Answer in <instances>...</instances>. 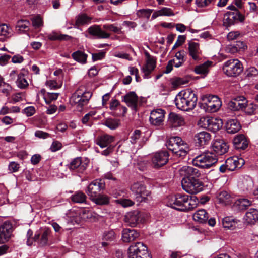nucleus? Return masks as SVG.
<instances>
[{"mask_svg":"<svg viewBox=\"0 0 258 258\" xmlns=\"http://www.w3.org/2000/svg\"><path fill=\"white\" fill-rule=\"evenodd\" d=\"M216 199L219 204L223 205L230 204L232 202V198L231 195L225 190L219 191L217 195Z\"/></svg>","mask_w":258,"mask_h":258,"instance_id":"nucleus-28","label":"nucleus"},{"mask_svg":"<svg viewBox=\"0 0 258 258\" xmlns=\"http://www.w3.org/2000/svg\"><path fill=\"white\" fill-rule=\"evenodd\" d=\"M14 230L13 223L6 221L0 225V244H3L9 240Z\"/></svg>","mask_w":258,"mask_h":258,"instance_id":"nucleus-11","label":"nucleus"},{"mask_svg":"<svg viewBox=\"0 0 258 258\" xmlns=\"http://www.w3.org/2000/svg\"><path fill=\"white\" fill-rule=\"evenodd\" d=\"M189 56L195 60H199L201 58V51L198 43L189 41L188 47Z\"/></svg>","mask_w":258,"mask_h":258,"instance_id":"nucleus-25","label":"nucleus"},{"mask_svg":"<svg viewBox=\"0 0 258 258\" xmlns=\"http://www.w3.org/2000/svg\"><path fill=\"white\" fill-rule=\"evenodd\" d=\"M86 198L85 194L82 191L76 192L71 196L72 201L76 203H84L86 202Z\"/></svg>","mask_w":258,"mask_h":258,"instance_id":"nucleus-47","label":"nucleus"},{"mask_svg":"<svg viewBox=\"0 0 258 258\" xmlns=\"http://www.w3.org/2000/svg\"><path fill=\"white\" fill-rule=\"evenodd\" d=\"M224 73L229 77L239 76L243 71L242 63L237 59H230L226 61L223 66Z\"/></svg>","mask_w":258,"mask_h":258,"instance_id":"nucleus-8","label":"nucleus"},{"mask_svg":"<svg viewBox=\"0 0 258 258\" xmlns=\"http://www.w3.org/2000/svg\"><path fill=\"white\" fill-rule=\"evenodd\" d=\"M153 11V10L152 9H143L138 10L137 11L136 14L139 18H146L147 19H149Z\"/></svg>","mask_w":258,"mask_h":258,"instance_id":"nucleus-52","label":"nucleus"},{"mask_svg":"<svg viewBox=\"0 0 258 258\" xmlns=\"http://www.w3.org/2000/svg\"><path fill=\"white\" fill-rule=\"evenodd\" d=\"M240 128V123L236 119L228 120L226 124V131L230 134H235L238 132Z\"/></svg>","mask_w":258,"mask_h":258,"instance_id":"nucleus-33","label":"nucleus"},{"mask_svg":"<svg viewBox=\"0 0 258 258\" xmlns=\"http://www.w3.org/2000/svg\"><path fill=\"white\" fill-rule=\"evenodd\" d=\"M32 25L35 28H39L42 25V20L41 18L37 16L32 19Z\"/></svg>","mask_w":258,"mask_h":258,"instance_id":"nucleus-61","label":"nucleus"},{"mask_svg":"<svg viewBox=\"0 0 258 258\" xmlns=\"http://www.w3.org/2000/svg\"><path fill=\"white\" fill-rule=\"evenodd\" d=\"M211 139V135L206 132H201L195 136V141L196 144L200 146H204L208 144Z\"/></svg>","mask_w":258,"mask_h":258,"instance_id":"nucleus-27","label":"nucleus"},{"mask_svg":"<svg viewBox=\"0 0 258 258\" xmlns=\"http://www.w3.org/2000/svg\"><path fill=\"white\" fill-rule=\"evenodd\" d=\"M146 63L143 67L142 70L144 73L143 77L145 79L149 78L150 75L154 70L156 66V58L153 56L150 55L148 52L145 53Z\"/></svg>","mask_w":258,"mask_h":258,"instance_id":"nucleus-14","label":"nucleus"},{"mask_svg":"<svg viewBox=\"0 0 258 258\" xmlns=\"http://www.w3.org/2000/svg\"><path fill=\"white\" fill-rule=\"evenodd\" d=\"M91 96L92 93L87 91L84 86H81L73 93L71 99L74 103L81 107L88 104Z\"/></svg>","mask_w":258,"mask_h":258,"instance_id":"nucleus-5","label":"nucleus"},{"mask_svg":"<svg viewBox=\"0 0 258 258\" xmlns=\"http://www.w3.org/2000/svg\"><path fill=\"white\" fill-rule=\"evenodd\" d=\"M218 159L215 154L206 152L195 157L192 163L196 166L208 169L216 163Z\"/></svg>","mask_w":258,"mask_h":258,"instance_id":"nucleus-3","label":"nucleus"},{"mask_svg":"<svg viewBox=\"0 0 258 258\" xmlns=\"http://www.w3.org/2000/svg\"><path fill=\"white\" fill-rule=\"evenodd\" d=\"M46 37L51 41L56 40H68L71 38V37L66 34H60L56 32H52L47 34Z\"/></svg>","mask_w":258,"mask_h":258,"instance_id":"nucleus-44","label":"nucleus"},{"mask_svg":"<svg viewBox=\"0 0 258 258\" xmlns=\"http://www.w3.org/2000/svg\"><path fill=\"white\" fill-rule=\"evenodd\" d=\"M89 34L98 39L109 38L110 34L103 30L99 25H94L90 26L87 30Z\"/></svg>","mask_w":258,"mask_h":258,"instance_id":"nucleus-18","label":"nucleus"},{"mask_svg":"<svg viewBox=\"0 0 258 258\" xmlns=\"http://www.w3.org/2000/svg\"><path fill=\"white\" fill-rule=\"evenodd\" d=\"M253 186V181L250 177L241 179L238 184L239 189L243 192L248 191L252 189Z\"/></svg>","mask_w":258,"mask_h":258,"instance_id":"nucleus-37","label":"nucleus"},{"mask_svg":"<svg viewBox=\"0 0 258 258\" xmlns=\"http://www.w3.org/2000/svg\"><path fill=\"white\" fill-rule=\"evenodd\" d=\"M212 148L216 154L221 155L227 152L229 146L224 140L217 139L214 142Z\"/></svg>","mask_w":258,"mask_h":258,"instance_id":"nucleus-22","label":"nucleus"},{"mask_svg":"<svg viewBox=\"0 0 258 258\" xmlns=\"http://www.w3.org/2000/svg\"><path fill=\"white\" fill-rule=\"evenodd\" d=\"M208 218L209 215L204 209L199 210L193 214L194 220L200 223H206Z\"/></svg>","mask_w":258,"mask_h":258,"instance_id":"nucleus-39","label":"nucleus"},{"mask_svg":"<svg viewBox=\"0 0 258 258\" xmlns=\"http://www.w3.org/2000/svg\"><path fill=\"white\" fill-rule=\"evenodd\" d=\"M244 219L248 224H254L258 220V210L251 208L245 214Z\"/></svg>","mask_w":258,"mask_h":258,"instance_id":"nucleus-35","label":"nucleus"},{"mask_svg":"<svg viewBox=\"0 0 258 258\" xmlns=\"http://www.w3.org/2000/svg\"><path fill=\"white\" fill-rule=\"evenodd\" d=\"M12 34V28L6 24L0 25V41L3 42L11 37Z\"/></svg>","mask_w":258,"mask_h":258,"instance_id":"nucleus-40","label":"nucleus"},{"mask_svg":"<svg viewBox=\"0 0 258 258\" xmlns=\"http://www.w3.org/2000/svg\"><path fill=\"white\" fill-rule=\"evenodd\" d=\"M174 15L173 11L167 7H162L158 10H156L154 12L152 15V19H155L158 17L161 16H173Z\"/></svg>","mask_w":258,"mask_h":258,"instance_id":"nucleus-34","label":"nucleus"},{"mask_svg":"<svg viewBox=\"0 0 258 258\" xmlns=\"http://www.w3.org/2000/svg\"><path fill=\"white\" fill-rule=\"evenodd\" d=\"M139 236V233L134 229L126 228L122 231L121 239L125 243L131 242Z\"/></svg>","mask_w":258,"mask_h":258,"instance_id":"nucleus-26","label":"nucleus"},{"mask_svg":"<svg viewBox=\"0 0 258 258\" xmlns=\"http://www.w3.org/2000/svg\"><path fill=\"white\" fill-rule=\"evenodd\" d=\"M123 101L125 102L128 107L134 111L137 110L138 102V97L134 92H130L124 97Z\"/></svg>","mask_w":258,"mask_h":258,"instance_id":"nucleus-23","label":"nucleus"},{"mask_svg":"<svg viewBox=\"0 0 258 258\" xmlns=\"http://www.w3.org/2000/svg\"><path fill=\"white\" fill-rule=\"evenodd\" d=\"M222 224L224 228L232 229L236 227L237 222L232 217H226L223 219Z\"/></svg>","mask_w":258,"mask_h":258,"instance_id":"nucleus-45","label":"nucleus"},{"mask_svg":"<svg viewBox=\"0 0 258 258\" xmlns=\"http://www.w3.org/2000/svg\"><path fill=\"white\" fill-rule=\"evenodd\" d=\"M212 63V61H207L203 64L196 66L194 71L197 74L203 75L205 76L208 74Z\"/></svg>","mask_w":258,"mask_h":258,"instance_id":"nucleus-36","label":"nucleus"},{"mask_svg":"<svg viewBox=\"0 0 258 258\" xmlns=\"http://www.w3.org/2000/svg\"><path fill=\"white\" fill-rule=\"evenodd\" d=\"M102 28L106 30L112 31L115 33H121V28L117 27L114 24H105L103 25Z\"/></svg>","mask_w":258,"mask_h":258,"instance_id":"nucleus-54","label":"nucleus"},{"mask_svg":"<svg viewBox=\"0 0 258 258\" xmlns=\"http://www.w3.org/2000/svg\"><path fill=\"white\" fill-rule=\"evenodd\" d=\"M33 231L31 229H29L27 231V244L29 246L32 245L34 242H35L34 236H32Z\"/></svg>","mask_w":258,"mask_h":258,"instance_id":"nucleus-63","label":"nucleus"},{"mask_svg":"<svg viewBox=\"0 0 258 258\" xmlns=\"http://www.w3.org/2000/svg\"><path fill=\"white\" fill-rule=\"evenodd\" d=\"M104 187L105 184L101 180L96 179L88 185L86 193L91 200L98 195L99 192Z\"/></svg>","mask_w":258,"mask_h":258,"instance_id":"nucleus-15","label":"nucleus"},{"mask_svg":"<svg viewBox=\"0 0 258 258\" xmlns=\"http://www.w3.org/2000/svg\"><path fill=\"white\" fill-rule=\"evenodd\" d=\"M222 124L223 122L221 119L210 117L207 130L216 132L222 127Z\"/></svg>","mask_w":258,"mask_h":258,"instance_id":"nucleus-38","label":"nucleus"},{"mask_svg":"<svg viewBox=\"0 0 258 258\" xmlns=\"http://www.w3.org/2000/svg\"><path fill=\"white\" fill-rule=\"evenodd\" d=\"M251 202L246 199H239L237 200L233 204V207L238 210H243L250 206Z\"/></svg>","mask_w":258,"mask_h":258,"instance_id":"nucleus-43","label":"nucleus"},{"mask_svg":"<svg viewBox=\"0 0 258 258\" xmlns=\"http://www.w3.org/2000/svg\"><path fill=\"white\" fill-rule=\"evenodd\" d=\"M109 108L116 116H124L127 111L126 107L121 105L116 99L111 101Z\"/></svg>","mask_w":258,"mask_h":258,"instance_id":"nucleus-19","label":"nucleus"},{"mask_svg":"<svg viewBox=\"0 0 258 258\" xmlns=\"http://www.w3.org/2000/svg\"><path fill=\"white\" fill-rule=\"evenodd\" d=\"M79 215L81 217L76 218V219L75 220V222L77 224L80 223L81 220H85L89 218L91 216V213L89 210L87 209H83L79 213Z\"/></svg>","mask_w":258,"mask_h":258,"instance_id":"nucleus-53","label":"nucleus"},{"mask_svg":"<svg viewBox=\"0 0 258 258\" xmlns=\"http://www.w3.org/2000/svg\"><path fill=\"white\" fill-rule=\"evenodd\" d=\"M104 124L111 130H115L120 125L119 120L114 119H106Z\"/></svg>","mask_w":258,"mask_h":258,"instance_id":"nucleus-51","label":"nucleus"},{"mask_svg":"<svg viewBox=\"0 0 258 258\" xmlns=\"http://www.w3.org/2000/svg\"><path fill=\"white\" fill-rule=\"evenodd\" d=\"M165 111L162 109H156L150 113L149 121L154 126L160 127L163 124L165 118Z\"/></svg>","mask_w":258,"mask_h":258,"instance_id":"nucleus-12","label":"nucleus"},{"mask_svg":"<svg viewBox=\"0 0 258 258\" xmlns=\"http://www.w3.org/2000/svg\"><path fill=\"white\" fill-rule=\"evenodd\" d=\"M141 213L137 210L132 211L126 213L124 217V222L129 226L135 227L142 222Z\"/></svg>","mask_w":258,"mask_h":258,"instance_id":"nucleus-16","label":"nucleus"},{"mask_svg":"<svg viewBox=\"0 0 258 258\" xmlns=\"http://www.w3.org/2000/svg\"><path fill=\"white\" fill-rule=\"evenodd\" d=\"M169 206L181 211H187L194 208L189 197L185 194H178L169 198Z\"/></svg>","mask_w":258,"mask_h":258,"instance_id":"nucleus-2","label":"nucleus"},{"mask_svg":"<svg viewBox=\"0 0 258 258\" xmlns=\"http://www.w3.org/2000/svg\"><path fill=\"white\" fill-rule=\"evenodd\" d=\"M87 167V164L82 162L80 158H76L73 159L68 165V167L70 170L74 171L78 173H82L85 170Z\"/></svg>","mask_w":258,"mask_h":258,"instance_id":"nucleus-20","label":"nucleus"},{"mask_svg":"<svg viewBox=\"0 0 258 258\" xmlns=\"http://www.w3.org/2000/svg\"><path fill=\"white\" fill-rule=\"evenodd\" d=\"M18 87L21 89H25L28 86V83L24 77V75L20 73L18 75L17 79L16 81Z\"/></svg>","mask_w":258,"mask_h":258,"instance_id":"nucleus-50","label":"nucleus"},{"mask_svg":"<svg viewBox=\"0 0 258 258\" xmlns=\"http://www.w3.org/2000/svg\"><path fill=\"white\" fill-rule=\"evenodd\" d=\"M116 238L115 232L113 231H109L104 233L103 240L108 242L114 241Z\"/></svg>","mask_w":258,"mask_h":258,"instance_id":"nucleus-58","label":"nucleus"},{"mask_svg":"<svg viewBox=\"0 0 258 258\" xmlns=\"http://www.w3.org/2000/svg\"><path fill=\"white\" fill-rule=\"evenodd\" d=\"M141 136V131L139 130H136L134 131L132 136H131V142L132 144L136 143L137 141L140 138Z\"/></svg>","mask_w":258,"mask_h":258,"instance_id":"nucleus-60","label":"nucleus"},{"mask_svg":"<svg viewBox=\"0 0 258 258\" xmlns=\"http://www.w3.org/2000/svg\"><path fill=\"white\" fill-rule=\"evenodd\" d=\"M182 188L187 193L196 194L204 189L203 182L194 177L191 178H183L181 181Z\"/></svg>","mask_w":258,"mask_h":258,"instance_id":"nucleus-6","label":"nucleus"},{"mask_svg":"<svg viewBox=\"0 0 258 258\" xmlns=\"http://www.w3.org/2000/svg\"><path fill=\"white\" fill-rule=\"evenodd\" d=\"M233 144L237 149H245L248 146V141L243 135H237L233 139Z\"/></svg>","mask_w":258,"mask_h":258,"instance_id":"nucleus-31","label":"nucleus"},{"mask_svg":"<svg viewBox=\"0 0 258 258\" xmlns=\"http://www.w3.org/2000/svg\"><path fill=\"white\" fill-rule=\"evenodd\" d=\"M198 170L191 166H184L179 170V173L181 177L185 178H191L190 176L197 175Z\"/></svg>","mask_w":258,"mask_h":258,"instance_id":"nucleus-30","label":"nucleus"},{"mask_svg":"<svg viewBox=\"0 0 258 258\" xmlns=\"http://www.w3.org/2000/svg\"><path fill=\"white\" fill-rule=\"evenodd\" d=\"M182 140L179 137H172L170 138L166 142V145L168 150L175 154V151L178 149L180 144L182 143Z\"/></svg>","mask_w":258,"mask_h":258,"instance_id":"nucleus-29","label":"nucleus"},{"mask_svg":"<svg viewBox=\"0 0 258 258\" xmlns=\"http://www.w3.org/2000/svg\"><path fill=\"white\" fill-rule=\"evenodd\" d=\"M128 258H151L147 246L142 242L133 243L128 248Z\"/></svg>","mask_w":258,"mask_h":258,"instance_id":"nucleus-7","label":"nucleus"},{"mask_svg":"<svg viewBox=\"0 0 258 258\" xmlns=\"http://www.w3.org/2000/svg\"><path fill=\"white\" fill-rule=\"evenodd\" d=\"M178 148L175 151L174 155L175 156L182 159L186 156L189 151L188 146L186 143L182 141V143L179 144Z\"/></svg>","mask_w":258,"mask_h":258,"instance_id":"nucleus-42","label":"nucleus"},{"mask_svg":"<svg viewBox=\"0 0 258 258\" xmlns=\"http://www.w3.org/2000/svg\"><path fill=\"white\" fill-rule=\"evenodd\" d=\"M214 0H195V4L198 8H204L209 6Z\"/></svg>","mask_w":258,"mask_h":258,"instance_id":"nucleus-55","label":"nucleus"},{"mask_svg":"<svg viewBox=\"0 0 258 258\" xmlns=\"http://www.w3.org/2000/svg\"><path fill=\"white\" fill-rule=\"evenodd\" d=\"M91 201L97 205H102L108 204L109 199L107 196L99 194L96 197L92 199Z\"/></svg>","mask_w":258,"mask_h":258,"instance_id":"nucleus-49","label":"nucleus"},{"mask_svg":"<svg viewBox=\"0 0 258 258\" xmlns=\"http://www.w3.org/2000/svg\"><path fill=\"white\" fill-rule=\"evenodd\" d=\"M20 165L15 162H11L9 163L8 169L11 172H16L19 170Z\"/></svg>","mask_w":258,"mask_h":258,"instance_id":"nucleus-62","label":"nucleus"},{"mask_svg":"<svg viewBox=\"0 0 258 258\" xmlns=\"http://www.w3.org/2000/svg\"><path fill=\"white\" fill-rule=\"evenodd\" d=\"M245 108V111L246 114L249 115L253 114L256 109V105L253 104V103H250L249 104H246Z\"/></svg>","mask_w":258,"mask_h":258,"instance_id":"nucleus-59","label":"nucleus"},{"mask_svg":"<svg viewBox=\"0 0 258 258\" xmlns=\"http://www.w3.org/2000/svg\"><path fill=\"white\" fill-rule=\"evenodd\" d=\"M131 191L135 194L138 201L140 202H147L151 197V193L146 189V187L143 182H134L131 186Z\"/></svg>","mask_w":258,"mask_h":258,"instance_id":"nucleus-9","label":"nucleus"},{"mask_svg":"<svg viewBox=\"0 0 258 258\" xmlns=\"http://www.w3.org/2000/svg\"><path fill=\"white\" fill-rule=\"evenodd\" d=\"M115 202L121 205L123 207H128L133 206L134 202L127 199H120L115 200Z\"/></svg>","mask_w":258,"mask_h":258,"instance_id":"nucleus-57","label":"nucleus"},{"mask_svg":"<svg viewBox=\"0 0 258 258\" xmlns=\"http://www.w3.org/2000/svg\"><path fill=\"white\" fill-rule=\"evenodd\" d=\"M91 18L86 14L79 15L76 18L75 25L78 27L80 25L88 24L91 22Z\"/></svg>","mask_w":258,"mask_h":258,"instance_id":"nucleus-48","label":"nucleus"},{"mask_svg":"<svg viewBox=\"0 0 258 258\" xmlns=\"http://www.w3.org/2000/svg\"><path fill=\"white\" fill-rule=\"evenodd\" d=\"M245 20V17L238 10L227 12L224 16V23L230 26L235 23L242 22Z\"/></svg>","mask_w":258,"mask_h":258,"instance_id":"nucleus-13","label":"nucleus"},{"mask_svg":"<svg viewBox=\"0 0 258 258\" xmlns=\"http://www.w3.org/2000/svg\"><path fill=\"white\" fill-rule=\"evenodd\" d=\"M72 58L76 61L85 63L86 62L87 55L81 51H77L72 54Z\"/></svg>","mask_w":258,"mask_h":258,"instance_id":"nucleus-46","label":"nucleus"},{"mask_svg":"<svg viewBox=\"0 0 258 258\" xmlns=\"http://www.w3.org/2000/svg\"><path fill=\"white\" fill-rule=\"evenodd\" d=\"M247 100L243 96H238L232 99L229 103V107L233 110L243 109L247 103Z\"/></svg>","mask_w":258,"mask_h":258,"instance_id":"nucleus-24","label":"nucleus"},{"mask_svg":"<svg viewBox=\"0 0 258 258\" xmlns=\"http://www.w3.org/2000/svg\"><path fill=\"white\" fill-rule=\"evenodd\" d=\"M51 237V231L47 228H44L37 231L34 235L35 242L40 246L49 244Z\"/></svg>","mask_w":258,"mask_h":258,"instance_id":"nucleus-10","label":"nucleus"},{"mask_svg":"<svg viewBox=\"0 0 258 258\" xmlns=\"http://www.w3.org/2000/svg\"><path fill=\"white\" fill-rule=\"evenodd\" d=\"M113 56L116 57L125 59L129 61H132L133 60L132 57H131L128 54L126 53L115 52L113 54Z\"/></svg>","mask_w":258,"mask_h":258,"instance_id":"nucleus-64","label":"nucleus"},{"mask_svg":"<svg viewBox=\"0 0 258 258\" xmlns=\"http://www.w3.org/2000/svg\"><path fill=\"white\" fill-rule=\"evenodd\" d=\"M168 121L172 127H177L185 124L184 118L180 115L171 112L168 115Z\"/></svg>","mask_w":258,"mask_h":258,"instance_id":"nucleus-21","label":"nucleus"},{"mask_svg":"<svg viewBox=\"0 0 258 258\" xmlns=\"http://www.w3.org/2000/svg\"><path fill=\"white\" fill-rule=\"evenodd\" d=\"M210 116L201 117L198 122L199 126L207 129L208 127L209 122L210 121Z\"/></svg>","mask_w":258,"mask_h":258,"instance_id":"nucleus-56","label":"nucleus"},{"mask_svg":"<svg viewBox=\"0 0 258 258\" xmlns=\"http://www.w3.org/2000/svg\"><path fill=\"white\" fill-rule=\"evenodd\" d=\"M114 141V137L107 134L101 135L96 139V144L101 148L107 147Z\"/></svg>","mask_w":258,"mask_h":258,"instance_id":"nucleus-32","label":"nucleus"},{"mask_svg":"<svg viewBox=\"0 0 258 258\" xmlns=\"http://www.w3.org/2000/svg\"><path fill=\"white\" fill-rule=\"evenodd\" d=\"M30 25V22L27 20H20L16 23V31L19 33L27 32L29 30Z\"/></svg>","mask_w":258,"mask_h":258,"instance_id":"nucleus-41","label":"nucleus"},{"mask_svg":"<svg viewBox=\"0 0 258 258\" xmlns=\"http://www.w3.org/2000/svg\"><path fill=\"white\" fill-rule=\"evenodd\" d=\"M201 107L208 112H215L221 107L222 102L215 95H205L202 97Z\"/></svg>","mask_w":258,"mask_h":258,"instance_id":"nucleus-4","label":"nucleus"},{"mask_svg":"<svg viewBox=\"0 0 258 258\" xmlns=\"http://www.w3.org/2000/svg\"><path fill=\"white\" fill-rule=\"evenodd\" d=\"M169 154L163 151L156 153L153 156L152 162L154 167L158 168L166 164L168 161Z\"/></svg>","mask_w":258,"mask_h":258,"instance_id":"nucleus-17","label":"nucleus"},{"mask_svg":"<svg viewBox=\"0 0 258 258\" xmlns=\"http://www.w3.org/2000/svg\"><path fill=\"white\" fill-rule=\"evenodd\" d=\"M198 98L191 89H187L180 92L175 98L177 108L184 111L193 110L197 105Z\"/></svg>","mask_w":258,"mask_h":258,"instance_id":"nucleus-1","label":"nucleus"}]
</instances>
